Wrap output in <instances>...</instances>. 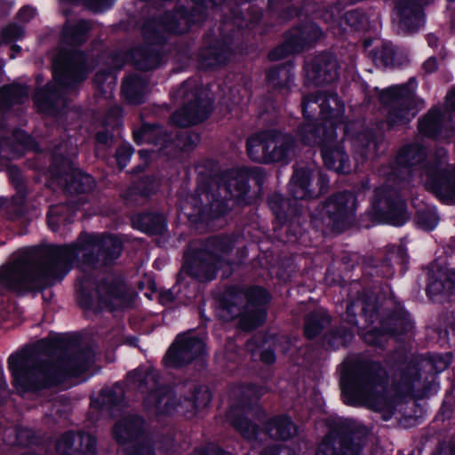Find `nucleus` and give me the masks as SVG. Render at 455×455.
<instances>
[{"instance_id":"2eb2a0df","label":"nucleus","mask_w":455,"mask_h":455,"mask_svg":"<svg viewBox=\"0 0 455 455\" xmlns=\"http://www.w3.org/2000/svg\"><path fill=\"white\" fill-rule=\"evenodd\" d=\"M377 321L379 326L371 327L360 334L367 345L379 348L385 347L387 337L398 339L413 328L410 314L403 308L390 310L384 315L379 311V316L374 323Z\"/></svg>"},{"instance_id":"c9c22d12","label":"nucleus","mask_w":455,"mask_h":455,"mask_svg":"<svg viewBox=\"0 0 455 455\" xmlns=\"http://www.w3.org/2000/svg\"><path fill=\"white\" fill-rule=\"evenodd\" d=\"M144 419L137 414L130 415L113 427V435L120 445L140 440L144 435Z\"/></svg>"},{"instance_id":"c03bdc74","label":"nucleus","mask_w":455,"mask_h":455,"mask_svg":"<svg viewBox=\"0 0 455 455\" xmlns=\"http://www.w3.org/2000/svg\"><path fill=\"white\" fill-rule=\"evenodd\" d=\"M194 6L191 8L180 4V12L183 16L184 29L188 33L190 28L197 24L204 23L208 17V9L217 8L216 5L210 3L208 0H191Z\"/></svg>"},{"instance_id":"7c9ffc66","label":"nucleus","mask_w":455,"mask_h":455,"mask_svg":"<svg viewBox=\"0 0 455 455\" xmlns=\"http://www.w3.org/2000/svg\"><path fill=\"white\" fill-rule=\"evenodd\" d=\"M294 68L295 66L291 60L271 67L266 71L267 86L282 97L289 95L291 92V84L295 76Z\"/></svg>"},{"instance_id":"774afa93","label":"nucleus","mask_w":455,"mask_h":455,"mask_svg":"<svg viewBox=\"0 0 455 455\" xmlns=\"http://www.w3.org/2000/svg\"><path fill=\"white\" fill-rule=\"evenodd\" d=\"M413 222L419 229L430 232L438 225L439 216L435 212L420 210L416 212L413 217Z\"/></svg>"},{"instance_id":"e2e57ef3","label":"nucleus","mask_w":455,"mask_h":455,"mask_svg":"<svg viewBox=\"0 0 455 455\" xmlns=\"http://www.w3.org/2000/svg\"><path fill=\"white\" fill-rule=\"evenodd\" d=\"M340 19V24L347 25L352 31H363L368 27V17L366 13L359 8L346 12Z\"/></svg>"},{"instance_id":"6e6d98bb","label":"nucleus","mask_w":455,"mask_h":455,"mask_svg":"<svg viewBox=\"0 0 455 455\" xmlns=\"http://www.w3.org/2000/svg\"><path fill=\"white\" fill-rule=\"evenodd\" d=\"M267 11L281 22H288L302 14V8L291 4V0H267Z\"/></svg>"},{"instance_id":"58836bf2","label":"nucleus","mask_w":455,"mask_h":455,"mask_svg":"<svg viewBox=\"0 0 455 455\" xmlns=\"http://www.w3.org/2000/svg\"><path fill=\"white\" fill-rule=\"evenodd\" d=\"M60 183L63 185L64 193L71 196L88 195L96 187L94 177L80 168L69 172Z\"/></svg>"},{"instance_id":"603ef678","label":"nucleus","mask_w":455,"mask_h":455,"mask_svg":"<svg viewBox=\"0 0 455 455\" xmlns=\"http://www.w3.org/2000/svg\"><path fill=\"white\" fill-rule=\"evenodd\" d=\"M167 132L164 127L157 123L142 122L140 126L132 131V138L137 145H142L143 143H159L163 139L165 138Z\"/></svg>"},{"instance_id":"37998d69","label":"nucleus","mask_w":455,"mask_h":455,"mask_svg":"<svg viewBox=\"0 0 455 455\" xmlns=\"http://www.w3.org/2000/svg\"><path fill=\"white\" fill-rule=\"evenodd\" d=\"M28 99L26 84L12 83L0 86V112L8 113L15 105H21Z\"/></svg>"},{"instance_id":"412c9836","label":"nucleus","mask_w":455,"mask_h":455,"mask_svg":"<svg viewBox=\"0 0 455 455\" xmlns=\"http://www.w3.org/2000/svg\"><path fill=\"white\" fill-rule=\"evenodd\" d=\"M305 79L309 84L323 86L335 83L339 78V65L336 56L330 52H322L304 65Z\"/></svg>"},{"instance_id":"9b49d317","label":"nucleus","mask_w":455,"mask_h":455,"mask_svg":"<svg viewBox=\"0 0 455 455\" xmlns=\"http://www.w3.org/2000/svg\"><path fill=\"white\" fill-rule=\"evenodd\" d=\"M356 198L347 190L328 196L312 212L310 225L318 228L319 224L329 228L333 232L341 233L349 225L355 212Z\"/></svg>"},{"instance_id":"6e6552de","label":"nucleus","mask_w":455,"mask_h":455,"mask_svg":"<svg viewBox=\"0 0 455 455\" xmlns=\"http://www.w3.org/2000/svg\"><path fill=\"white\" fill-rule=\"evenodd\" d=\"M266 393L267 387L263 385L245 383L235 402L226 411L228 425L246 442L259 440L262 428L249 417V414L257 419L266 417V411L260 404V400Z\"/></svg>"},{"instance_id":"cd10ccee","label":"nucleus","mask_w":455,"mask_h":455,"mask_svg":"<svg viewBox=\"0 0 455 455\" xmlns=\"http://www.w3.org/2000/svg\"><path fill=\"white\" fill-rule=\"evenodd\" d=\"M295 137L304 146L320 147L329 138H338L337 127L333 124L327 125L317 121L304 122L295 130Z\"/></svg>"},{"instance_id":"423d86ee","label":"nucleus","mask_w":455,"mask_h":455,"mask_svg":"<svg viewBox=\"0 0 455 455\" xmlns=\"http://www.w3.org/2000/svg\"><path fill=\"white\" fill-rule=\"evenodd\" d=\"M264 16L261 7L251 6L247 12L240 7H229L221 16L220 27L222 38L213 37L209 44L201 47L198 62L204 69H213L226 63L227 53L232 44L240 38L248 37L259 30L260 36L267 33V28H261Z\"/></svg>"},{"instance_id":"0eeeda50","label":"nucleus","mask_w":455,"mask_h":455,"mask_svg":"<svg viewBox=\"0 0 455 455\" xmlns=\"http://www.w3.org/2000/svg\"><path fill=\"white\" fill-rule=\"evenodd\" d=\"M388 373L383 364L371 359H356L343 371L340 387L345 403L356 405L367 403L378 405L384 399Z\"/></svg>"},{"instance_id":"b1692460","label":"nucleus","mask_w":455,"mask_h":455,"mask_svg":"<svg viewBox=\"0 0 455 455\" xmlns=\"http://www.w3.org/2000/svg\"><path fill=\"white\" fill-rule=\"evenodd\" d=\"M426 186L437 196L451 198L455 196V169L443 167L440 160L426 164Z\"/></svg>"},{"instance_id":"8fccbe9b","label":"nucleus","mask_w":455,"mask_h":455,"mask_svg":"<svg viewBox=\"0 0 455 455\" xmlns=\"http://www.w3.org/2000/svg\"><path fill=\"white\" fill-rule=\"evenodd\" d=\"M60 365L65 367L68 376H80L90 366L89 352L84 348H78L60 357Z\"/></svg>"},{"instance_id":"20e7f679","label":"nucleus","mask_w":455,"mask_h":455,"mask_svg":"<svg viewBox=\"0 0 455 455\" xmlns=\"http://www.w3.org/2000/svg\"><path fill=\"white\" fill-rule=\"evenodd\" d=\"M314 179V169L308 166L294 167L287 185L288 196L278 192L267 196V204L275 216L274 233L283 243L307 246L310 243L303 202L315 199Z\"/></svg>"},{"instance_id":"473e14b6","label":"nucleus","mask_w":455,"mask_h":455,"mask_svg":"<svg viewBox=\"0 0 455 455\" xmlns=\"http://www.w3.org/2000/svg\"><path fill=\"white\" fill-rule=\"evenodd\" d=\"M159 180L156 174H143L132 180L130 186L120 194L126 206L132 205L137 197L150 198L159 188Z\"/></svg>"},{"instance_id":"4be33fe9","label":"nucleus","mask_w":455,"mask_h":455,"mask_svg":"<svg viewBox=\"0 0 455 455\" xmlns=\"http://www.w3.org/2000/svg\"><path fill=\"white\" fill-rule=\"evenodd\" d=\"M7 173L15 194L11 198L0 196V209L4 211L7 219L18 220L26 214L28 187L17 165H10Z\"/></svg>"},{"instance_id":"a878e982","label":"nucleus","mask_w":455,"mask_h":455,"mask_svg":"<svg viewBox=\"0 0 455 455\" xmlns=\"http://www.w3.org/2000/svg\"><path fill=\"white\" fill-rule=\"evenodd\" d=\"M32 100L38 113L56 116L64 101L62 87L56 82L48 81L35 89Z\"/></svg>"},{"instance_id":"dca6fc26","label":"nucleus","mask_w":455,"mask_h":455,"mask_svg":"<svg viewBox=\"0 0 455 455\" xmlns=\"http://www.w3.org/2000/svg\"><path fill=\"white\" fill-rule=\"evenodd\" d=\"M323 30L315 22L300 23L283 33V41L269 51L267 57L277 61L311 48L322 37Z\"/></svg>"},{"instance_id":"4c0bfd02","label":"nucleus","mask_w":455,"mask_h":455,"mask_svg":"<svg viewBox=\"0 0 455 455\" xmlns=\"http://www.w3.org/2000/svg\"><path fill=\"white\" fill-rule=\"evenodd\" d=\"M92 29V23L89 20H67L62 27L61 41L66 45L80 47L88 41Z\"/></svg>"},{"instance_id":"c85d7f7f","label":"nucleus","mask_w":455,"mask_h":455,"mask_svg":"<svg viewBox=\"0 0 455 455\" xmlns=\"http://www.w3.org/2000/svg\"><path fill=\"white\" fill-rule=\"evenodd\" d=\"M130 220L133 229L148 235H161L168 227L165 214L151 209L132 212Z\"/></svg>"},{"instance_id":"f704fd0d","label":"nucleus","mask_w":455,"mask_h":455,"mask_svg":"<svg viewBox=\"0 0 455 455\" xmlns=\"http://www.w3.org/2000/svg\"><path fill=\"white\" fill-rule=\"evenodd\" d=\"M277 132L269 129L260 130L246 140V153L252 162L268 164L269 142H273Z\"/></svg>"},{"instance_id":"c756f323","label":"nucleus","mask_w":455,"mask_h":455,"mask_svg":"<svg viewBox=\"0 0 455 455\" xmlns=\"http://www.w3.org/2000/svg\"><path fill=\"white\" fill-rule=\"evenodd\" d=\"M270 131H275L277 134L274 141L269 142L270 147L267 152L268 164L277 163L282 164H290L297 148L296 137L278 128H270Z\"/></svg>"},{"instance_id":"1a4fd4ad","label":"nucleus","mask_w":455,"mask_h":455,"mask_svg":"<svg viewBox=\"0 0 455 455\" xmlns=\"http://www.w3.org/2000/svg\"><path fill=\"white\" fill-rule=\"evenodd\" d=\"M358 311L367 326H371L379 316V304L365 292L358 293L355 299L347 301L340 323L331 327L323 337L328 349L336 351L341 347L346 348L352 343L355 339L353 328L358 326Z\"/></svg>"},{"instance_id":"5701e85b","label":"nucleus","mask_w":455,"mask_h":455,"mask_svg":"<svg viewBox=\"0 0 455 455\" xmlns=\"http://www.w3.org/2000/svg\"><path fill=\"white\" fill-rule=\"evenodd\" d=\"M432 0H396L394 11L398 20L397 27L403 35L418 33L425 25L424 6Z\"/></svg>"},{"instance_id":"9d476101","label":"nucleus","mask_w":455,"mask_h":455,"mask_svg":"<svg viewBox=\"0 0 455 455\" xmlns=\"http://www.w3.org/2000/svg\"><path fill=\"white\" fill-rule=\"evenodd\" d=\"M409 254L403 245L391 244L387 247L383 256H359L357 254L343 256L342 262L349 264L351 269L356 265H361V272L363 282L371 283L375 286L379 283L377 278L389 279L395 273V264L401 267V273L404 275L409 268Z\"/></svg>"},{"instance_id":"a19ab883","label":"nucleus","mask_w":455,"mask_h":455,"mask_svg":"<svg viewBox=\"0 0 455 455\" xmlns=\"http://www.w3.org/2000/svg\"><path fill=\"white\" fill-rule=\"evenodd\" d=\"M267 315V308H256L244 304L236 314V327L243 332H252L266 323Z\"/></svg>"},{"instance_id":"72a5a7b5","label":"nucleus","mask_w":455,"mask_h":455,"mask_svg":"<svg viewBox=\"0 0 455 455\" xmlns=\"http://www.w3.org/2000/svg\"><path fill=\"white\" fill-rule=\"evenodd\" d=\"M60 442L69 455H96L97 453L96 436L84 431L77 434L71 430L67 431L61 435Z\"/></svg>"},{"instance_id":"4468645a","label":"nucleus","mask_w":455,"mask_h":455,"mask_svg":"<svg viewBox=\"0 0 455 455\" xmlns=\"http://www.w3.org/2000/svg\"><path fill=\"white\" fill-rule=\"evenodd\" d=\"M371 205L373 218L381 223L402 227L409 220L405 200L389 185L374 188Z\"/></svg>"},{"instance_id":"052dcab7","label":"nucleus","mask_w":455,"mask_h":455,"mask_svg":"<svg viewBox=\"0 0 455 455\" xmlns=\"http://www.w3.org/2000/svg\"><path fill=\"white\" fill-rule=\"evenodd\" d=\"M76 168L74 166V163L70 157L63 155L54 153L52 156L50 164V172L52 176L58 180L59 182L62 181L68 176L69 172H73Z\"/></svg>"},{"instance_id":"6ab92c4d","label":"nucleus","mask_w":455,"mask_h":455,"mask_svg":"<svg viewBox=\"0 0 455 455\" xmlns=\"http://www.w3.org/2000/svg\"><path fill=\"white\" fill-rule=\"evenodd\" d=\"M191 99L171 116V123L179 128H187L204 123L212 111V102L203 89L195 86L190 91Z\"/></svg>"},{"instance_id":"bf43d9fd","label":"nucleus","mask_w":455,"mask_h":455,"mask_svg":"<svg viewBox=\"0 0 455 455\" xmlns=\"http://www.w3.org/2000/svg\"><path fill=\"white\" fill-rule=\"evenodd\" d=\"M200 247L209 253L229 254L235 248V242L227 235H216L206 238Z\"/></svg>"},{"instance_id":"a18cd8bd","label":"nucleus","mask_w":455,"mask_h":455,"mask_svg":"<svg viewBox=\"0 0 455 455\" xmlns=\"http://www.w3.org/2000/svg\"><path fill=\"white\" fill-rule=\"evenodd\" d=\"M443 128V115L438 108H431L418 121L419 133L427 139H437Z\"/></svg>"},{"instance_id":"0e129e2a","label":"nucleus","mask_w":455,"mask_h":455,"mask_svg":"<svg viewBox=\"0 0 455 455\" xmlns=\"http://www.w3.org/2000/svg\"><path fill=\"white\" fill-rule=\"evenodd\" d=\"M68 208L65 205L52 206L47 212V223L52 231H57L61 226L71 222V217L65 215Z\"/></svg>"},{"instance_id":"f257e3e1","label":"nucleus","mask_w":455,"mask_h":455,"mask_svg":"<svg viewBox=\"0 0 455 455\" xmlns=\"http://www.w3.org/2000/svg\"><path fill=\"white\" fill-rule=\"evenodd\" d=\"M124 251V242L110 232H82L76 242L23 248L17 258L0 267V296L41 292L60 283L83 251L82 263L90 268L109 267Z\"/></svg>"},{"instance_id":"f8f14e48","label":"nucleus","mask_w":455,"mask_h":455,"mask_svg":"<svg viewBox=\"0 0 455 455\" xmlns=\"http://www.w3.org/2000/svg\"><path fill=\"white\" fill-rule=\"evenodd\" d=\"M412 84H416L415 77H411L406 84L391 85L379 92V100L388 107L387 124L390 128L406 125L417 115Z\"/></svg>"},{"instance_id":"680f3d73","label":"nucleus","mask_w":455,"mask_h":455,"mask_svg":"<svg viewBox=\"0 0 455 455\" xmlns=\"http://www.w3.org/2000/svg\"><path fill=\"white\" fill-rule=\"evenodd\" d=\"M371 54L377 65L387 68L397 64L396 51L390 42H383L379 47L376 46L371 51Z\"/></svg>"},{"instance_id":"f3484780","label":"nucleus","mask_w":455,"mask_h":455,"mask_svg":"<svg viewBox=\"0 0 455 455\" xmlns=\"http://www.w3.org/2000/svg\"><path fill=\"white\" fill-rule=\"evenodd\" d=\"M205 352V344L201 338L190 331L176 336L167 349L163 364L165 368L180 370L187 367Z\"/></svg>"},{"instance_id":"de8ad7c7","label":"nucleus","mask_w":455,"mask_h":455,"mask_svg":"<svg viewBox=\"0 0 455 455\" xmlns=\"http://www.w3.org/2000/svg\"><path fill=\"white\" fill-rule=\"evenodd\" d=\"M319 108V116L323 120L322 124L331 125L333 124L337 127V123L343 116L345 106L336 93L330 95L329 98L322 99L317 104Z\"/></svg>"},{"instance_id":"5fc2aeb1","label":"nucleus","mask_w":455,"mask_h":455,"mask_svg":"<svg viewBox=\"0 0 455 455\" xmlns=\"http://www.w3.org/2000/svg\"><path fill=\"white\" fill-rule=\"evenodd\" d=\"M200 139V135L197 132L192 131H178L173 136L165 134L163 142H170L180 153H190L196 148Z\"/></svg>"},{"instance_id":"393cba45","label":"nucleus","mask_w":455,"mask_h":455,"mask_svg":"<svg viewBox=\"0 0 455 455\" xmlns=\"http://www.w3.org/2000/svg\"><path fill=\"white\" fill-rule=\"evenodd\" d=\"M455 291V273L443 270L429 271L426 294L434 303L444 304L451 301Z\"/></svg>"},{"instance_id":"09e8293b","label":"nucleus","mask_w":455,"mask_h":455,"mask_svg":"<svg viewBox=\"0 0 455 455\" xmlns=\"http://www.w3.org/2000/svg\"><path fill=\"white\" fill-rule=\"evenodd\" d=\"M147 80L138 74H132L125 77L122 83L121 91L124 97L134 105H140L145 100V89Z\"/></svg>"},{"instance_id":"13d9d810","label":"nucleus","mask_w":455,"mask_h":455,"mask_svg":"<svg viewBox=\"0 0 455 455\" xmlns=\"http://www.w3.org/2000/svg\"><path fill=\"white\" fill-rule=\"evenodd\" d=\"M245 305L256 308H267L272 301V294L262 285H250L243 293Z\"/></svg>"},{"instance_id":"3c124183","label":"nucleus","mask_w":455,"mask_h":455,"mask_svg":"<svg viewBox=\"0 0 455 455\" xmlns=\"http://www.w3.org/2000/svg\"><path fill=\"white\" fill-rule=\"evenodd\" d=\"M398 371L400 372L398 384L401 390L405 393L413 392L416 382L421 379L420 363L414 358L405 359L399 366Z\"/></svg>"},{"instance_id":"4d7b16f0","label":"nucleus","mask_w":455,"mask_h":455,"mask_svg":"<svg viewBox=\"0 0 455 455\" xmlns=\"http://www.w3.org/2000/svg\"><path fill=\"white\" fill-rule=\"evenodd\" d=\"M160 24L155 17L147 20L141 27V36L144 39V44L151 46H164L168 42L166 31L160 29Z\"/></svg>"},{"instance_id":"e433bc0d","label":"nucleus","mask_w":455,"mask_h":455,"mask_svg":"<svg viewBox=\"0 0 455 455\" xmlns=\"http://www.w3.org/2000/svg\"><path fill=\"white\" fill-rule=\"evenodd\" d=\"M428 150L427 147L419 142H411L403 146L395 157V164L398 168L405 169L409 172H411L413 167L421 166L429 162H427Z\"/></svg>"},{"instance_id":"338daca9","label":"nucleus","mask_w":455,"mask_h":455,"mask_svg":"<svg viewBox=\"0 0 455 455\" xmlns=\"http://www.w3.org/2000/svg\"><path fill=\"white\" fill-rule=\"evenodd\" d=\"M427 357V363L430 366V371L435 374H438L445 371L451 365L453 354L451 352H428Z\"/></svg>"},{"instance_id":"79ce46f5","label":"nucleus","mask_w":455,"mask_h":455,"mask_svg":"<svg viewBox=\"0 0 455 455\" xmlns=\"http://www.w3.org/2000/svg\"><path fill=\"white\" fill-rule=\"evenodd\" d=\"M263 429L273 439L287 441L293 436L296 426L289 415L279 414L268 419Z\"/></svg>"},{"instance_id":"864d4df0","label":"nucleus","mask_w":455,"mask_h":455,"mask_svg":"<svg viewBox=\"0 0 455 455\" xmlns=\"http://www.w3.org/2000/svg\"><path fill=\"white\" fill-rule=\"evenodd\" d=\"M161 28L167 34L181 36L186 34L184 29L183 16L180 12V4H176L172 9L166 10L157 16H154Z\"/></svg>"},{"instance_id":"49530a36","label":"nucleus","mask_w":455,"mask_h":455,"mask_svg":"<svg viewBox=\"0 0 455 455\" xmlns=\"http://www.w3.org/2000/svg\"><path fill=\"white\" fill-rule=\"evenodd\" d=\"M331 316L326 310H313L304 318L303 335L307 340L318 337L331 323Z\"/></svg>"},{"instance_id":"39448f33","label":"nucleus","mask_w":455,"mask_h":455,"mask_svg":"<svg viewBox=\"0 0 455 455\" xmlns=\"http://www.w3.org/2000/svg\"><path fill=\"white\" fill-rule=\"evenodd\" d=\"M129 375L140 388L148 391L143 403L157 416H172L180 407L187 417H195L210 405L213 397L211 388L204 384H192L188 392L178 398L174 389L161 383L159 375L153 371L143 372L136 369Z\"/></svg>"},{"instance_id":"2f4dec72","label":"nucleus","mask_w":455,"mask_h":455,"mask_svg":"<svg viewBox=\"0 0 455 455\" xmlns=\"http://www.w3.org/2000/svg\"><path fill=\"white\" fill-rule=\"evenodd\" d=\"M96 294L107 307H113L114 300H124L127 296L124 278L119 275H108L96 283Z\"/></svg>"},{"instance_id":"69168bd1","label":"nucleus","mask_w":455,"mask_h":455,"mask_svg":"<svg viewBox=\"0 0 455 455\" xmlns=\"http://www.w3.org/2000/svg\"><path fill=\"white\" fill-rule=\"evenodd\" d=\"M126 444L123 449V455H156L154 442L148 437Z\"/></svg>"},{"instance_id":"ddd939ff","label":"nucleus","mask_w":455,"mask_h":455,"mask_svg":"<svg viewBox=\"0 0 455 455\" xmlns=\"http://www.w3.org/2000/svg\"><path fill=\"white\" fill-rule=\"evenodd\" d=\"M363 439L347 419L333 421L319 443L315 455H361Z\"/></svg>"},{"instance_id":"aec40b11","label":"nucleus","mask_w":455,"mask_h":455,"mask_svg":"<svg viewBox=\"0 0 455 455\" xmlns=\"http://www.w3.org/2000/svg\"><path fill=\"white\" fill-rule=\"evenodd\" d=\"M88 74L86 53L73 50L62 54L60 68L54 71V79L62 88L75 89L87 79Z\"/></svg>"},{"instance_id":"bb28decb","label":"nucleus","mask_w":455,"mask_h":455,"mask_svg":"<svg viewBox=\"0 0 455 455\" xmlns=\"http://www.w3.org/2000/svg\"><path fill=\"white\" fill-rule=\"evenodd\" d=\"M331 139L319 147L325 168L338 174H349L352 172L350 157L342 141Z\"/></svg>"},{"instance_id":"f03ea898","label":"nucleus","mask_w":455,"mask_h":455,"mask_svg":"<svg viewBox=\"0 0 455 455\" xmlns=\"http://www.w3.org/2000/svg\"><path fill=\"white\" fill-rule=\"evenodd\" d=\"M267 172L259 166H237L223 172L217 179L208 175L200 179L194 195L184 204L182 210L193 224H209L225 217L233 206L252 205L255 197L250 182L260 191Z\"/></svg>"},{"instance_id":"7ed1b4c3","label":"nucleus","mask_w":455,"mask_h":455,"mask_svg":"<svg viewBox=\"0 0 455 455\" xmlns=\"http://www.w3.org/2000/svg\"><path fill=\"white\" fill-rule=\"evenodd\" d=\"M77 343L75 335L50 332L32 347L11 354L7 367L12 385L19 394H38L60 385L67 379L65 367L60 365V362L40 355L53 357L60 354L65 356Z\"/></svg>"},{"instance_id":"a211bd4d","label":"nucleus","mask_w":455,"mask_h":455,"mask_svg":"<svg viewBox=\"0 0 455 455\" xmlns=\"http://www.w3.org/2000/svg\"><path fill=\"white\" fill-rule=\"evenodd\" d=\"M223 262L220 254L197 247L185 251L182 271L199 283H208L217 277Z\"/></svg>"},{"instance_id":"ea45409f","label":"nucleus","mask_w":455,"mask_h":455,"mask_svg":"<svg viewBox=\"0 0 455 455\" xmlns=\"http://www.w3.org/2000/svg\"><path fill=\"white\" fill-rule=\"evenodd\" d=\"M129 55L134 68L143 72L159 68L163 60V54L160 50L144 44L132 49Z\"/></svg>"}]
</instances>
